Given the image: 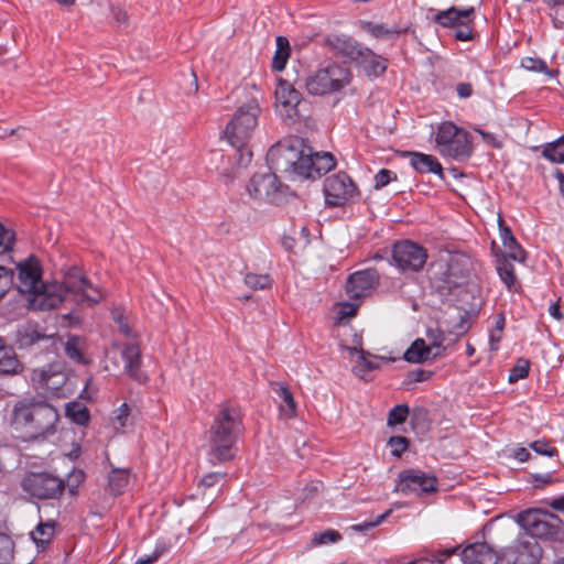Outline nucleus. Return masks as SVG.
I'll use <instances>...</instances> for the list:
<instances>
[{"instance_id": "nucleus-1", "label": "nucleus", "mask_w": 564, "mask_h": 564, "mask_svg": "<svg viewBox=\"0 0 564 564\" xmlns=\"http://www.w3.org/2000/svg\"><path fill=\"white\" fill-rule=\"evenodd\" d=\"M18 290L29 295L32 310H53L68 300L96 304L102 299L100 291L76 268L69 270L63 282H43L42 267L35 257L18 264Z\"/></svg>"}, {"instance_id": "nucleus-2", "label": "nucleus", "mask_w": 564, "mask_h": 564, "mask_svg": "<svg viewBox=\"0 0 564 564\" xmlns=\"http://www.w3.org/2000/svg\"><path fill=\"white\" fill-rule=\"evenodd\" d=\"M243 431L240 406L230 402L219 404L208 431L209 462L216 465L231 460L234 446Z\"/></svg>"}, {"instance_id": "nucleus-3", "label": "nucleus", "mask_w": 564, "mask_h": 564, "mask_svg": "<svg viewBox=\"0 0 564 564\" xmlns=\"http://www.w3.org/2000/svg\"><path fill=\"white\" fill-rule=\"evenodd\" d=\"M514 521L520 527L517 540L502 552H497L486 542H475L466 545L459 552L464 564H529V509L517 513Z\"/></svg>"}, {"instance_id": "nucleus-4", "label": "nucleus", "mask_w": 564, "mask_h": 564, "mask_svg": "<svg viewBox=\"0 0 564 564\" xmlns=\"http://www.w3.org/2000/svg\"><path fill=\"white\" fill-rule=\"evenodd\" d=\"M58 417L57 410L47 402L24 399L14 404L10 423L24 440H37L55 433Z\"/></svg>"}, {"instance_id": "nucleus-5", "label": "nucleus", "mask_w": 564, "mask_h": 564, "mask_svg": "<svg viewBox=\"0 0 564 564\" xmlns=\"http://www.w3.org/2000/svg\"><path fill=\"white\" fill-rule=\"evenodd\" d=\"M308 145L297 137L284 139L271 147L267 153V161L275 172L283 173L292 178L303 177L308 173L304 163Z\"/></svg>"}, {"instance_id": "nucleus-6", "label": "nucleus", "mask_w": 564, "mask_h": 564, "mask_svg": "<svg viewBox=\"0 0 564 564\" xmlns=\"http://www.w3.org/2000/svg\"><path fill=\"white\" fill-rule=\"evenodd\" d=\"M352 78L351 70L337 63L316 69L305 79L308 94L324 96L341 91Z\"/></svg>"}, {"instance_id": "nucleus-7", "label": "nucleus", "mask_w": 564, "mask_h": 564, "mask_svg": "<svg viewBox=\"0 0 564 564\" xmlns=\"http://www.w3.org/2000/svg\"><path fill=\"white\" fill-rule=\"evenodd\" d=\"M435 142L442 155L457 161L467 160L473 153L469 133L451 121L438 126Z\"/></svg>"}, {"instance_id": "nucleus-8", "label": "nucleus", "mask_w": 564, "mask_h": 564, "mask_svg": "<svg viewBox=\"0 0 564 564\" xmlns=\"http://www.w3.org/2000/svg\"><path fill=\"white\" fill-rule=\"evenodd\" d=\"M469 260L466 257H452L448 262H434L431 264L429 279L440 292H449L459 286L469 275Z\"/></svg>"}, {"instance_id": "nucleus-9", "label": "nucleus", "mask_w": 564, "mask_h": 564, "mask_svg": "<svg viewBox=\"0 0 564 564\" xmlns=\"http://www.w3.org/2000/svg\"><path fill=\"white\" fill-rule=\"evenodd\" d=\"M261 112L258 100L252 98L240 106L226 127V137L232 147L248 144Z\"/></svg>"}, {"instance_id": "nucleus-10", "label": "nucleus", "mask_w": 564, "mask_h": 564, "mask_svg": "<svg viewBox=\"0 0 564 564\" xmlns=\"http://www.w3.org/2000/svg\"><path fill=\"white\" fill-rule=\"evenodd\" d=\"M434 22L443 28L455 29L456 40L466 42L473 40V28L475 22V8L459 9L451 7L447 10L437 11Z\"/></svg>"}, {"instance_id": "nucleus-11", "label": "nucleus", "mask_w": 564, "mask_h": 564, "mask_svg": "<svg viewBox=\"0 0 564 564\" xmlns=\"http://www.w3.org/2000/svg\"><path fill=\"white\" fill-rule=\"evenodd\" d=\"M247 191L254 199L280 204L285 200L289 186L282 184L275 173H257L248 182Z\"/></svg>"}, {"instance_id": "nucleus-12", "label": "nucleus", "mask_w": 564, "mask_h": 564, "mask_svg": "<svg viewBox=\"0 0 564 564\" xmlns=\"http://www.w3.org/2000/svg\"><path fill=\"white\" fill-rule=\"evenodd\" d=\"M23 491L30 496L46 500L58 499L65 489L64 480L50 473H29L21 482Z\"/></svg>"}, {"instance_id": "nucleus-13", "label": "nucleus", "mask_w": 564, "mask_h": 564, "mask_svg": "<svg viewBox=\"0 0 564 564\" xmlns=\"http://www.w3.org/2000/svg\"><path fill=\"white\" fill-rule=\"evenodd\" d=\"M323 192L326 205L333 207L344 206L359 196L356 184L345 172H338L326 177Z\"/></svg>"}, {"instance_id": "nucleus-14", "label": "nucleus", "mask_w": 564, "mask_h": 564, "mask_svg": "<svg viewBox=\"0 0 564 564\" xmlns=\"http://www.w3.org/2000/svg\"><path fill=\"white\" fill-rule=\"evenodd\" d=\"M427 260L424 247L411 240L398 241L392 248L393 264L401 271H420Z\"/></svg>"}, {"instance_id": "nucleus-15", "label": "nucleus", "mask_w": 564, "mask_h": 564, "mask_svg": "<svg viewBox=\"0 0 564 564\" xmlns=\"http://www.w3.org/2000/svg\"><path fill=\"white\" fill-rule=\"evenodd\" d=\"M437 490V479L435 476L426 474L419 469H405L398 476L394 491L402 495L430 494Z\"/></svg>"}, {"instance_id": "nucleus-16", "label": "nucleus", "mask_w": 564, "mask_h": 564, "mask_svg": "<svg viewBox=\"0 0 564 564\" xmlns=\"http://www.w3.org/2000/svg\"><path fill=\"white\" fill-rule=\"evenodd\" d=\"M274 95L278 115L288 122H295L301 116V93L288 80L280 79Z\"/></svg>"}, {"instance_id": "nucleus-17", "label": "nucleus", "mask_w": 564, "mask_h": 564, "mask_svg": "<svg viewBox=\"0 0 564 564\" xmlns=\"http://www.w3.org/2000/svg\"><path fill=\"white\" fill-rule=\"evenodd\" d=\"M379 282L380 274L376 269L359 270L348 275L345 291L351 301H361L371 294Z\"/></svg>"}, {"instance_id": "nucleus-18", "label": "nucleus", "mask_w": 564, "mask_h": 564, "mask_svg": "<svg viewBox=\"0 0 564 564\" xmlns=\"http://www.w3.org/2000/svg\"><path fill=\"white\" fill-rule=\"evenodd\" d=\"M531 449L535 453V456L531 455V465L536 467L539 465V457L546 456L551 460V466L549 471L540 474V473H531V486L534 488H541L547 484L553 481L552 473L555 467V457L557 456V449L552 446L545 440H539L531 442Z\"/></svg>"}, {"instance_id": "nucleus-19", "label": "nucleus", "mask_w": 564, "mask_h": 564, "mask_svg": "<svg viewBox=\"0 0 564 564\" xmlns=\"http://www.w3.org/2000/svg\"><path fill=\"white\" fill-rule=\"evenodd\" d=\"M325 45L336 55L355 62L364 47L351 36L345 34H332L325 39Z\"/></svg>"}, {"instance_id": "nucleus-20", "label": "nucleus", "mask_w": 564, "mask_h": 564, "mask_svg": "<svg viewBox=\"0 0 564 564\" xmlns=\"http://www.w3.org/2000/svg\"><path fill=\"white\" fill-rule=\"evenodd\" d=\"M304 163L307 165L308 173L303 178H316L329 172L336 165V160L329 152H314L311 147Z\"/></svg>"}, {"instance_id": "nucleus-21", "label": "nucleus", "mask_w": 564, "mask_h": 564, "mask_svg": "<svg viewBox=\"0 0 564 564\" xmlns=\"http://www.w3.org/2000/svg\"><path fill=\"white\" fill-rule=\"evenodd\" d=\"M121 357L123 359L124 372L138 382L147 381V375L141 371V351L135 344H124L121 349Z\"/></svg>"}, {"instance_id": "nucleus-22", "label": "nucleus", "mask_w": 564, "mask_h": 564, "mask_svg": "<svg viewBox=\"0 0 564 564\" xmlns=\"http://www.w3.org/2000/svg\"><path fill=\"white\" fill-rule=\"evenodd\" d=\"M355 63L360 66L369 77H378L382 75L388 67L387 58L376 54L366 46L362 47L359 57L356 58Z\"/></svg>"}, {"instance_id": "nucleus-23", "label": "nucleus", "mask_w": 564, "mask_h": 564, "mask_svg": "<svg viewBox=\"0 0 564 564\" xmlns=\"http://www.w3.org/2000/svg\"><path fill=\"white\" fill-rule=\"evenodd\" d=\"M410 158V163L416 172L434 173L442 178L444 177L442 164L435 156L421 152H411Z\"/></svg>"}, {"instance_id": "nucleus-24", "label": "nucleus", "mask_w": 564, "mask_h": 564, "mask_svg": "<svg viewBox=\"0 0 564 564\" xmlns=\"http://www.w3.org/2000/svg\"><path fill=\"white\" fill-rule=\"evenodd\" d=\"M273 390L280 398V413L286 419L294 417L296 415V403L292 392L284 383L274 382Z\"/></svg>"}, {"instance_id": "nucleus-25", "label": "nucleus", "mask_w": 564, "mask_h": 564, "mask_svg": "<svg viewBox=\"0 0 564 564\" xmlns=\"http://www.w3.org/2000/svg\"><path fill=\"white\" fill-rule=\"evenodd\" d=\"M510 258L503 254H496V269L501 279L509 290L517 291L518 282L514 275L513 264Z\"/></svg>"}, {"instance_id": "nucleus-26", "label": "nucleus", "mask_w": 564, "mask_h": 564, "mask_svg": "<svg viewBox=\"0 0 564 564\" xmlns=\"http://www.w3.org/2000/svg\"><path fill=\"white\" fill-rule=\"evenodd\" d=\"M534 512H536V510L531 509V538H540L545 540L556 539L558 534V527L533 517Z\"/></svg>"}, {"instance_id": "nucleus-27", "label": "nucleus", "mask_w": 564, "mask_h": 564, "mask_svg": "<svg viewBox=\"0 0 564 564\" xmlns=\"http://www.w3.org/2000/svg\"><path fill=\"white\" fill-rule=\"evenodd\" d=\"M20 366L12 347L4 344L0 338V373L11 375L15 373Z\"/></svg>"}, {"instance_id": "nucleus-28", "label": "nucleus", "mask_w": 564, "mask_h": 564, "mask_svg": "<svg viewBox=\"0 0 564 564\" xmlns=\"http://www.w3.org/2000/svg\"><path fill=\"white\" fill-rule=\"evenodd\" d=\"M431 348L421 338L415 339L404 352V359L412 364H422L430 358Z\"/></svg>"}, {"instance_id": "nucleus-29", "label": "nucleus", "mask_w": 564, "mask_h": 564, "mask_svg": "<svg viewBox=\"0 0 564 564\" xmlns=\"http://www.w3.org/2000/svg\"><path fill=\"white\" fill-rule=\"evenodd\" d=\"M55 533V522H40L35 529L31 532L32 540L36 543L37 546L47 545Z\"/></svg>"}, {"instance_id": "nucleus-30", "label": "nucleus", "mask_w": 564, "mask_h": 564, "mask_svg": "<svg viewBox=\"0 0 564 564\" xmlns=\"http://www.w3.org/2000/svg\"><path fill=\"white\" fill-rule=\"evenodd\" d=\"M42 338L41 333L33 324H25L17 330V343L21 348L30 347Z\"/></svg>"}, {"instance_id": "nucleus-31", "label": "nucleus", "mask_w": 564, "mask_h": 564, "mask_svg": "<svg viewBox=\"0 0 564 564\" xmlns=\"http://www.w3.org/2000/svg\"><path fill=\"white\" fill-rule=\"evenodd\" d=\"M65 414L74 423L78 425H86L89 422L90 415L87 406L82 402H68L65 408Z\"/></svg>"}, {"instance_id": "nucleus-32", "label": "nucleus", "mask_w": 564, "mask_h": 564, "mask_svg": "<svg viewBox=\"0 0 564 564\" xmlns=\"http://www.w3.org/2000/svg\"><path fill=\"white\" fill-rule=\"evenodd\" d=\"M290 56V44L286 37H276V51L272 59V68L276 72L284 69Z\"/></svg>"}, {"instance_id": "nucleus-33", "label": "nucleus", "mask_w": 564, "mask_h": 564, "mask_svg": "<svg viewBox=\"0 0 564 564\" xmlns=\"http://www.w3.org/2000/svg\"><path fill=\"white\" fill-rule=\"evenodd\" d=\"M542 155L552 163H564V135L546 143Z\"/></svg>"}, {"instance_id": "nucleus-34", "label": "nucleus", "mask_w": 564, "mask_h": 564, "mask_svg": "<svg viewBox=\"0 0 564 564\" xmlns=\"http://www.w3.org/2000/svg\"><path fill=\"white\" fill-rule=\"evenodd\" d=\"M361 29L371 34L376 39H390L400 34L397 29H389L383 23H373L370 21H361Z\"/></svg>"}, {"instance_id": "nucleus-35", "label": "nucleus", "mask_w": 564, "mask_h": 564, "mask_svg": "<svg viewBox=\"0 0 564 564\" xmlns=\"http://www.w3.org/2000/svg\"><path fill=\"white\" fill-rule=\"evenodd\" d=\"M129 482V473L127 469H113L109 474V489L113 495H121Z\"/></svg>"}, {"instance_id": "nucleus-36", "label": "nucleus", "mask_w": 564, "mask_h": 564, "mask_svg": "<svg viewBox=\"0 0 564 564\" xmlns=\"http://www.w3.org/2000/svg\"><path fill=\"white\" fill-rule=\"evenodd\" d=\"M243 281L247 286L254 291L269 289L273 283V280L269 274L257 273H247Z\"/></svg>"}, {"instance_id": "nucleus-37", "label": "nucleus", "mask_w": 564, "mask_h": 564, "mask_svg": "<svg viewBox=\"0 0 564 564\" xmlns=\"http://www.w3.org/2000/svg\"><path fill=\"white\" fill-rule=\"evenodd\" d=\"M111 422L116 431L123 430L130 424V408L127 403H122L113 411Z\"/></svg>"}, {"instance_id": "nucleus-38", "label": "nucleus", "mask_w": 564, "mask_h": 564, "mask_svg": "<svg viewBox=\"0 0 564 564\" xmlns=\"http://www.w3.org/2000/svg\"><path fill=\"white\" fill-rule=\"evenodd\" d=\"M14 557V542L4 534L0 533V564H11Z\"/></svg>"}, {"instance_id": "nucleus-39", "label": "nucleus", "mask_w": 564, "mask_h": 564, "mask_svg": "<svg viewBox=\"0 0 564 564\" xmlns=\"http://www.w3.org/2000/svg\"><path fill=\"white\" fill-rule=\"evenodd\" d=\"M66 356L78 364H84L85 358L79 347V338L76 336L69 337L65 343Z\"/></svg>"}, {"instance_id": "nucleus-40", "label": "nucleus", "mask_w": 564, "mask_h": 564, "mask_svg": "<svg viewBox=\"0 0 564 564\" xmlns=\"http://www.w3.org/2000/svg\"><path fill=\"white\" fill-rule=\"evenodd\" d=\"M502 245L506 249V252H502L501 254L507 256L512 260H517L520 262L524 261L525 251L518 245L513 236L510 237V240H506V242H503Z\"/></svg>"}, {"instance_id": "nucleus-41", "label": "nucleus", "mask_w": 564, "mask_h": 564, "mask_svg": "<svg viewBox=\"0 0 564 564\" xmlns=\"http://www.w3.org/2000/svg\"><path fill=\"white\" fill-rule=\"evenodd\" d=\"M409 406L406 404H398L393 406L388 414V425L394 426L406 421L409 415Z\"/></svg>"}, {"instance_id": "nucleus-42", "label": "nucleus", "mask_w": 564, "mask_h": 564, "mask_svg": "<svg viewBox=\"0 0 564 564\" xmlns=\"http://www.w3.org/2000/svg\"><path fill=\"white\" fill-rule=\"evenodd\" d=\"M340 539H341V535L338 531L326 530L324 532L315 533L311 541V545L312 546L325 545V544L338 542Z\"/></svg>"}, {"instance_id": "nucleus-43", "label": "nucleus", "mask_w": 564, "mask_h": 564, "mask_svg": "<svg viewBox=\"0 0 564 564\" xmlns=\"http://www.w3.org/2000/svg\"><path fill=\"white\" fill-rule=\"evenodd\" d=\"M361 301L343 302L338 305L337 319L343 322L349 319L357 314Z\"/></svg>"}, {"instance_id": "nucleus-44", "label": "nucleus", "mask_w": 564, "mask_h": 564, "mask_svg": "<svg viewBox=\"0 0 564 564\" xmlns=\"http://www.w3.org/2000/svg\"><path fill=\"white\" fill-rule=\"evenodd\" d=\"M529 376V359H520L518 364L511 369L508 381L516 383L518 380Z\"/></svg>"}, {"instance_id": "nucleus-45", "label": "nucleus", "mask_w": 564, "mask_h": 564, "mask_svg": "<svg viewBox=\"0 0 564 564\" xmlns=\"http://www.w3.org/2000/svg\"><path fill=\"white\" fill-rule=\"evenodd\" d=\"M503 327H505V317L502 315H498L495 321V326L490 330V335H489L491 350L498 349V344L501 339V334H502Z\"/></svg>"}, {"instance_id": "nucleus-46", "label": "nucleus", "mask_w": 564, "mask_h": 564, "mask_svg": "<svg viewBox=\"0 0 564 564\" xmlns=\"http://www.w3.org/2000/svg\"><path fill=\"white\" fill-rule=\"evenodd\" d=\"M388 445L393 456L400 457L409 447V441L404 436H392L388 441Z\"/></svg>"}, {"instance_id": "nucleus-47", "label": "nucleus", "mask_w": 564, "mask_h": 564, "mask_svg": "<svg viewBox=\"0 0 564 564\" xmlns=\"http://www.w3.org/2000/svg\"><path fill=\"white\" fill-rule=\"evenodd\" d=\"M12 283H13L12 270L0 265V299H2L6 295V293L10 290Z\"/></svg>"}, {"instance_id": "nucleus-48", "label": "nucleus", "mask_w": 564, "mask_h": 564, "mask_svg": "<svg viewBox=\"0 0 564 564\" xmlns=\"http://www.w3.org/2000/svg\"><path fill=\"white\" fill-rule=\"evenodd\" d=\"M397 180V174L390 170L381 169L376 175H375V187L382 188L387 186L390 182Z\"/></svg>"}, {"instance_id": "nucleus-49", "label": "nucleus", "mask_w": 564, "mask_h": 564, "mask_svg": "<svg viewBox=\"0 0 564 564\" xmlns=\"http://www.w3.org/2000/svg\"><path fill=\"white\" fill-rule=\"evenodd\" d=\"M13 241L14 235L0 224V253L9 251L12 248Z\"/></svg>"}, {"instance_id": "nucleus-50", "label": "nucleus", "mask_w": 564, "mask_h": 564, "mask_svg": "<svg viewBox=\"0 0 564 564\" xmlns=\"http://www.w3.org/2000/svg\"><path fill=\"white\" fill-rule=\"evenodd\" d=\"M165 552V545L158 544L152 554L139 557L134 564H152L156 562Z\"/></svg>"}, {"instance_id": "nucleus-51", "label": "nucleus", "mask_w": 564, "mask_h": 564, "mask_svg": "<svg viewBox=\"0 0 564 564\" xmlns=\"http://www.w3.org/2000/svg\"><path fill=\"white\" fill-rule=\"evenodd\" d=\"M238 154V165L246 167L252 160V152L248 148V144H242L241 147H234Z\"/></svg>"}, {"instance_id": "nucleus-52", "label": "nucleus", "mask_w": 564, "mask_h": 564, "mask_svg": "<svg viewBox=\"0 0 564 564\" xmlns=\"http://www.w3.org/2000/svg\"><path fill=\"white\" fill-rule=\"evenodd\" d=\"M54 376H48L45 371H42L40 375V387L45 390H51L53 393L58 390V386L64 381V377H61V381L53 382V384H50V381L53 379Z\"/></svg>"}, {"instance_id": "nucleus-53", "label": "nucleus", "mask_w": 564, "mask_h": 564, "mask_svg": "<svg viewBox=\"0 0 564 564\" xmlns=\"http://www.w3.org/2000/svg\"><path fill=\"white\" fill-rule=\"evenodd\" d=\"M433 372L425 369H415L408 373L409 382H423L432 377Z\"/></svg>"}, {"instance_id": "nucleus-54", "label": "nucleus", "mask_w": 564, "mask_h": 564, "mask_svg": "<svg viewBox=\"0 0 564 564\" xmlns=\"http://www.w3.org/2000/svg\"><path fill=\"white\" fill-rule=\"evenodd\" d=\"M531 72H540L546 74L549 77H553V72L549 69L546 63L540 58L531 57Z\"/></svg>"}, {"instance_id": "nucleus-55", "label": "nucleus", "mask_w": 564, "mask_h": 564, "mask_svg": "<svg viewBox=\"0 0 564 564\" xmlns=\"http://www.w3.org/2000/svg\"><path fill=\"white\" fill-rule=\"evenodd\" d=\"M389 513H390V511H387V512L378 516L375 521L364 522L361 524L354 525L352 528L358 531H365L368 529H372V528L379 525L389 516Z\"/></svg>"}, {"instance_id": "nucleus-56", "label": "nucleus", "mask_w": 564, "mask_h": 564, "mask_svg": "<svg viewBox=\"0 0 564 564\" xmlns=\"http://www.w3.org/2000/svg\"><path fill=\"white\" fill-rule=\"evenodd\" d=\"M429 337L432 339V344L435 347H443L444 346V330L441 328L436 329H430L427 332Z\"/></svg>"}, {"instance_id": "nucleus-57", "label": "nucleus", "mask_w": 564, "mask_h": 564, "mask_svg": "<svg viewBox=\"0 0 564 564\" xmlns=\"http://www.w3.org/2000/svg\"><path fill=\"white\" fill-rule=\"evenodd\" d=\"M456 91L459 98H469L474 93V88L470 83H458Z\"/></svg>"}, {"instance_id": "nucleus-58", "label": "nucleus", "mask_w": 564, "mask_h": 564, "mask_svg": "<svg viewBox=\"0 0 564 564\" xmlns=\"http://www.w3.org/2000/svg\"><path fill=\"white\" fill-rule=\"evenodd\" d=\"M225 475L220 473H209L205 475L200 484L205 487H213L215 484H217Z\"/></svg>"}, {"instance_id": "nucleus-59", "label": "nucleus", "mask_w": 564, "mask_h": 564, "mask_svg": "<svg viewBox=\"0 0 564 564\" xmlns=\"http://www.w3.org/2000/svg\"><path fill=\"white\" fill-rule=\"evenodd\" d=\"M116 322L118 324L119 330L122 334H124L126 336H131L132 329L130 328V326L127 324L122 316L116 317Z\"/></svg>"}, {"instance_id": "nucleus-60", "label": "nucleus", "mask_w": 564, "mask_h": 564, "mask_svg": "<svg viewBox=\"0 0 564 564\" xmlns=\"http://www.w3.org/2000/svg\"><path fill=\"white\" fill-rule=\"evenodd\" d=\"M499 229H500V238L502 243L506 242V240H510V237H512V232L509 227L503 225V221L501 218H499Z\"/></svg>"}, {"instance_id": "nucleus-61", "label": "nucleus", "mask_w": 564, "mask_h": 564, "mask_svg": "<svg viewBox=\"0 0 564 564\" xmlns=\"http://www.w3.org/2000/svg\"><path fill=\"white\" fill-rule=\"evenodd\" d=\"M547 312L556 321H561L563 318V315L560 311V306H558L557 302L551 303L549 305Z\"/></svg>"}, {"instance_id": "nucleus-62", "label": "nucleus", "mask_w": 564, "mask_h": 564, "mask_svg": "<svg viewBox=\"0 0 564 564\" xmlns=\"http://www.w3.org/2000/svg\"><path fill=\"white\" fill-rule=\"evenodd\" d=\"M513 456L519 462H527L529 459V451L524 447H519L513 452Z\"/></svg>"}, {"instance_id": "nucleus-63", "label": "nucleus", "mask_w": 564, "mask_h": 564, "mask_svg": "<svg viewBox=\"0 0 564 564\" xmlns=\"http://www.w3.org/2000/svg\"><path fill=\"white\" fill-rule=\"evenodd\" d=\"M550 506L557 511L564 512V495L552 500Z\"/></svg>"}, {"instance_id": "nucleus-64", "label": "nucleus", "mask_w": 564, "mask_h": 564, "mask_svg": "<svg viewBox=\"0 0 564 564\" xmlns=\"http://www.w3.org/2000/svg\"><path fill=\"white\" fill-rule=\"evenodd\" d=\"M554 175H555L556 180L558 181L560 189L564 195V173L561 170L556 169Z\"/></svg>"}]
</instances>
